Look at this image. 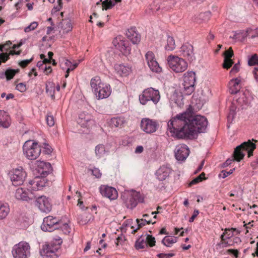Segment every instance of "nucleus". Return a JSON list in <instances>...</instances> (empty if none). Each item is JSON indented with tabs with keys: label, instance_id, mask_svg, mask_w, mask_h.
<instances>
[{
	"label": "nucleus",
	"instance_id": "1",
	"mask_svg": "<svg viewBox=\"0 0 258 258\" xmlns=\"http://www.w3.org/2000/svg\"><path fill=\"white\" fill-rule=\"evenodd\" d=\"M192 110L190 106L185 112L170 120L168 126L171 133L176 136L189 137L206 130L208 124L207 118L200 115H194Z\"/></svg>",
	"mask_w": 258,
	"mask_h": 258
},
{
	"label": "nucleus",
	"instance_id": "2",
	"mask_svg": "<svg viewBox=\"0 0 258 258\" xmlns=\"http://www.w3.org/2000/svg\"><path fill=\"white\" fill-rule=\"evenodd\" d=\"M90 85L92 91L98 99H103L108 98L111 94L110 86L101 82L99 77L96 76L92 78Z\"/></svg>",
	"mask_w": 258,
	"mask_h": 258
},
{
	"label": "nucleus",
	"instance_id": "3",
	"mask_svg": "<svg viewBox=\"0 0 258 258\" xmlns=\"http://www.w3.org/2000/svg\"><path fill=\"white\" fill-rule=\"evenodd\" d=\"M23 151L27 159L34 160L39 157L41 153V148L37 142L28 140L24 144Z\"/></svg>",
	"mask_w": 258,
	"mask_h": 258
},
{
	"label": "nucleus",
	"instance_id": "4",
	"mask_svg": "<svg viewBox=\"0 0 258 258\" xmlns=\"http://www.w3.org/2000/svg\"><path fill=\"white\" fill-rule=\"evenodd\" d=\"M255 148V144L250 141L242 143L235 149L233 153V160H234L237 162L240 161L245 155L244 152L245 151H247L248 157H250L252 156L253 151Z\"/></svg>",
	"mask_w": 258,
	"mask_h": 258
},
{
	"label": "nucleus",
	"instance_id": "5",
	"mask_svg": "<svg viewBox=\"0 0 258 258\" xmlns=\"http://www.w3.org/2000/svg\"><path fill=\"white\" fill-rule=\"evenodd\" d=\"M168 66L175 73H181L187 68V63L183 58L170 55L167 58Z\"/></svg>",
	"mask_w": 258,
	"mask_h": 258
},
{
	"label": "nucleus",
	"instance_id": "6",
	"mask_svg": "<svg viewBox=\"0 0 258 258\" xmlns=\"http://www.w3.org/2000/svg\"><path fill=\"white\" fill-rule=\"evenodd\" d=\"M12 253L14 258H28L31 254L30 246L26 241H21L13 246Z\"/></svg>",
	"mask_w": 258,
	"mask_h": 258
},
{
	"label": "nucleus",
	"instance_id": "7",
	"mask_svg": "<svg viewBox=\"0 0 258 258\" xmlns=\"http://www.w3.org/2000/svg\"><path fill=\"white\" fill-rule=\"evenodd\" d=\"M160 98L159 91L153 88H148L143 91L142 94L139 96L140 103L146 104L148 101H152L155 104L158 102Z\"/></svg>",
	"mask_w": 258,
	"mask_h": 258
},
{
	"label": "nucleus",
	"instance_id": "8",
	"mask_svg": "<svg viewBox=\"0 0 258 258\" xmlns=\"http://www.w3.org/2000/svg\"><path fill=\"white\" fill-rule=\"evenodd\" d=\"M9 176L13 185L19 186L22 185L27 176L26 172L22 167L13 169L9 172Z\"/></svg>",
	"mask_w": 258,
	"mask_h": 258
},
{
	"label": "nucleus",
	"instance_id": "9",
	"mask_svg": "<svg viewBox=\"0 0 258 258\" xmlns=\"http://www.w3.org/2000/svg\"><path fill=\"white\" fill-rule=\"evenodd\" d=\"M61 220L56 217L48 216L45 217L41 225V228L43 231L52 232L60 227Z\"/></svg>",
	"mask_w": 258,
	"mask_h": 258
},
{
	"label": "nucleus",
	"instance_id": "10",
	"mask_svg": "<svg viewBox=\"0 0 258 258\" xmlns=\"http://www.w3.org/2000/svg\"><path fill=\"white\" fill-rule=\"evenodd\" d=\"M196 77L195 73L188 72L184 74L183 78V92L184 94L190 95L195 90V83Z\"/></svg>",
	"mask_w": 258,
	"mask_h": 258
},
{
	"label": "nucleus",
	"instance_id": "11",
	"mask_svg": "<svg viewBox=\"0 0 258 258\" xmlns=\"http://www.w3.org/2000/svg\"><path fill=\"white\" fill-rule=\"evenodd\" d=\"M15 197L18 200L31 202L36 199V196L31 190L23 188H18L16 189L15 194Z\"/></svg>",
	"mask_w": 258,
	"mask_h": 258
},
{
	"label": "nucleus",
	"instance_id": "12",
	"mask_svg": "<svg viewBox=\"0 0 258 258\" xmlns=\"http://www.w3.org/2000/svg\"><path fill=\"white\" fill-rule=\"evenodd\" d=\"M12 42L10 41H7L6 43L3 45H0V65L2 62H5L9 59V55L10 54H20V51L16 52L14 50H11L9 53L7 51L12 48Z\"/></svg>",
	"mask_w": 258,
	"mask_h": 258
},
{
	"label": "nucleus",
	"instance_id": "13",
	"mask_svg": "<svg viewBox=\"0 0 258 258\" xmlns=\"http://www.w3.org/2000/svg\"><path fill=\"white\" fill-rule=\"evenodd\" d=\"M60 248L59 244L54 243L46 244L43 246L41 255L48 258H57L58 257L57 252Z\"/></svg>",
	"mask_w": 258,
	"mask_h": 258
},
{
	"label": "nucleus",
	"instance_id": "14",
	"mask_svg": "<svg viewBox=\"0 0 258 258\" xmlns=\"http://www.w3.org/2000/svg\"><path fill=\"white\" fill-rule=\"evenodd\" d=\"M155 239L152 236L147 234L142 235L139 238L135 243V247L137 249H143L149 245L151 247L155 245Z\"/></svg>",
	"mask_w": 258,
	"mask_h": 258
},
{
	"label": "nucleus",
	"instance_id": "15",
	"mask_svg": "<svg viewBox=\"0 0 258 258\" xmlns=\"http://www.w3.org/2000/svg\"><path fill=\"white\" fill-rule=\"evenodd\" d=\"M159 127V123L156 120L148 118H143L141 122V129L147 134L155 132Z\"/></svg>",
	"mask_w": 258,
	"mask_h": 258
},
{
	"label": "nucleus",
	"instance_id": "16",
	"mask_svg": "<svg viewBox=\"0 0 258 258\" xmlns=\"http://www.w3.org/2000/svg\"><path fill=\"white\" fill-rule=\"evenodd\" d=\"M35 205L38 209L44 213H49L51 210V204L48 198L41 196L35 200Z\"/></svg>",
	"mask_w": 258,
	"mask_h": 258
},
{
	"label": "nucleus",
	"instance_id": "17",
	"mask_svg": "<svg viewBox=\"0 0 258 258\" xmlns=\"http://www.w3.org/2000/svg\"><path fill=\"white\" fill-rule=\"evenodd\" d=\"M146 60L150 70L155 73H160L161 68L155 58L154 53L150 51H148L145 55Z\"/></svg>",
	"mask_w": 258,
	"mask_h": 258
},
{
	"label": "nucleus",
	"instance_id": "18",
	"mask_svg": "<svg viewBox=\"0 0 258 258\" xmlns=\"http://www.w3.org/2000/svg\"><path fill=\"white\" fill-rule=\"evenodd\" d=\"M47 185V182L44 177H36L34 180H30L27 186H28V189L32 191L41 190L43 187Z\"/></svg>",
	"mask_w": 258,
	"mask_h": 258
},
{
	"label": "nucleus",
	"instance_id": "19",
	"mask_svg": "<svg viewBox=\"0 0 258 258\" xmlns=\"http://www.w3.org/2000/svg\"><path fill=\"white\" fill-rule=\"evenodd\" d=\"M99 191L102 196L108 198L110 200H115L118 197L116 189L111 186L102 185L99 187Z\"/></svg>",
	"mask_w": 258,
	"mask_h": 258
},
{
	"label": "nucleus",
	"instance_id": "20",
	"mask_svg": "<svg viewBox=\"0 0 258 258\" xmlns=\"http://www.w3.org/2000/svg\"><path fill=\"white\" fill-rule=\"evenodd\" d=\"M115 47L124 55L130 53L131 48L125 41L121 39L120 36L116 37L112 42Z\"/></svg>",
	"mask_w": 258,
	"mask_h": 258
},
{
	"label": "nucleus",
	"instance_id": "21",
	"mask_svg": "<svg viewBox=\"0 0 258 258\" xmlns=\"http://www.w3.org/2000/svg\"><path fill=\"white\" fill-rule=\"evenodd\" d=\"M174 153L175 158L177 160L184 161L189 155V150L186 145L180 144L176 146Z\"/></svg>",
	"mask_w": 258,
	"mask_h": 258
},
{
	"label": "nucleus",
	"instance_id": "22",
	"mask_svg": "<svg viewBox=\"0 0 258 258\" xmlns=\"http://www.w3.org/2000/svg\"><path fill=\"white\" fill-rule=\"evenodd\" d=\"M78 123L81 127L89 128L94 124V120L91 114L82 112L79 114Z\"/></svg>",
	"mask_w": 258,
	"mask_h": 258
},
{
	"label": "nucleus",
	"instance_id": "23",
	"mask_svg": "<svg viewBox=\"0 0 258 258\" xmlns=\"http://www.w3.org/2000/svg\"><path fill=\"white\" fill-rule=\"evenodd\" d=\"M37 170L41 177H46L51 171V165L48 162L37 161Z\"/></svg>",
	"mask_w": 258,
	"mask_h": 258
},
{
	"label": "nucleus",
	"instance_id": "24",
	"mask_svg": "<svg viewBox=\"0 0 258 258\" xmlns=\"http://www.w3.org/2000/svg\"><path fill=\"white\" fill-rule=\"evenodd\" d=\"M126 35L134 44H137L140 42L141 36L140 34L136 31V27H132L128 29L126 33Z\"/></svg>",
	"mask_w": 258,
	"mask_h": 258
},
{
	"label": "nucleus",
	"instance_id": "25",
	"mask_svg": "<svg viewBox=\"0 0 258 258\" xmlns=\"http://www.w3.org/2000/svg\"><path fill=\"white\" fill-rule=\"evenodd\" d=\"M182 55L188 59H192L194 55L193 46L189 43H185L181 47Z\"/></svg>",
	"mask_w": 258,
	"mask_h": 258
},
{
	"label": "nucleus",
	"instance_id": "26",
	"mask_svg": "<svg viewBox=\"0 0 258 258\" xmlns=\"http://www.w3.org/2000/svg\"><path fill=\"white\" fill-rule=\"evenodd\" d=\"M229 90L231 94L237 93L241 88L240 80L238 78L232 79L228 84Z\"/></svg>",
	"mask_w": 258,
	"mask_h": 258
},
{
	"label": "nucleus",
	"instance_id": "27",
	"mask_svg": "<svg viewBox=\"0 0 258 258\" xmlns=\"http://www.w3.org/2000/svg\"><path fill=\"white\" fill-rule=\"evenodd\" d=\"M114 69L117 74L121 76H126L131 72V68L122 64L114 65Z\"/></svg>",
	"mask_w": 258,
	"mask_h": 258
},
{
	"label": "nucleus",
	"instance_id": "28",
	"mask_svg": "<svg viewBox=\"0 0 258 258\" xmlns=\"http://www.w3.org/2000/svg\"><path fill=\"white\" fill-rule=\"evenodd\" d=\"M125 123V120L122 117H116L112 118L110 121L109 124L111 127H122Z\"/></svg>",
	"mask_w": 258,
	"mask_h": 258
},
{
	"label": "nucleus",
	"instance_id": "29",
	"mask_svg": "<svg viewBox=\"0 0 258 258\" xmlns=\"http://www.w3.org/2000/svg\"><path fill=\"white\" fill-rule=\"evenodd\" d=\"M10 125L9 117L7 113L0 110V127L8 128Z\"/></svg>",
	"mask_w": 258,
	"mask_h": 258
},
{
	"label": "nucleus",
	"instance_id": "30",
	"mask_svg": "<svg viewBox=\"0 0 258 258\" xmlns=\"http://www.w3.org/2000/svg\"><path fill=\"white\" fill-rule=\"evenodd\" d=\"M10 212V208L7 203H0V220L5 219L9 213Z\"/></svg>",
	"mask_w": 258,
	"mask_h": 258
},
{
	"label": "nucleus",
	"instance_id": "31",
	"mask_svg": "<svg viewBox=\"0 0 258 258\" xmlns=\"http://www.w3.org/2000/svg\"><path fill=\"white\" fill-rule=\"evenodd\" d=\"M136 222L138 225V227L136 229L133 230L134 232H136L138 229L142 227L143 226H145L146 224H149L151 223H155V222H152L151 219H143V218L137 219Z\"/></svg>",
	"mask_w": 258,
	"mask_h": 258
},
{
	"label": "nucleus",
	"instance_id": "32",
	"mask_svg": "<svg viewBox=\"0 0 258 258\" xmlns=\"http://www.w3.org/2000/svg\"><path fill=\"white\" fill-rule=\"evenodd\" d=\"M175 48V42L173 37L168 36L165 49L167 51H172Z\"/></svg>",
	"mask_w": 258,
	"mask_h": 258
},
{
	"label": "nucleus",
	"instance_id": "33",
	"mask_svg": "<svg viewBox=\"0 0 258 258\" xmlns=\"http://www.w3.org/2000/svg\"><path fill=\"white\" fill-rule=\"evenodd\" d=\"M95 155L98 158L102 157L105 154L104 146L102 144L97 145L95 148Z\"/></svg>",
	"mask_w": 258,
	"mask_h": 258
},
{
	"label": "nucleus",
	"instance_id": "34",
	"mask_svg": "<svg viewBox=\"0 0 258 258\" xmlns=\"http://www.w3.org/2000/svg\"><path fill=\"white\" fill-rule=\"evenodd\" d=\"M55 85L53 83H49L46 84V92L48 95L51 96L52 99L55 98L54 96Z\"/></svg>",
	"mask_w": 258,
	"mask_h": 258
},
{
	"label": "nucleus",
	"instance_id": "35",
	"mask_svg": "<svg viewBox=\"0 0 258 258\" xmlns=\"http://www.w3.org/2000/svg\"><path fill=\"white\" fill-rule=\"evenodd\" d=\"M62 29L63 33H68L71 31L73 29V26L70 20H64L62 23Z\"/></svg>",
	"mask_w": 258,
	"mask_h": 258
},
{
	"label": "nucleus",
	"instance_id": "36",
	"mask_svg": "<svg viewBox=\"0 0 258 258\" xmlns=\"http://www.w3.org/2000/svg\"><path fill=\"white\" fill-rule=\"evenodd\" d=\"M176 242V238L171 236H166L162 239V243L167 247H170Z\"/></svg>",
	"mask_w": 258,
	"mask_h": 258
},
{
	"label": "nucleus",
	"instance_id": "37",
	"mask_svg": "<svg viewBox=\"0 0 258 258\" xmlns=\"http://www.w3.org/2000/svg\"><path fill=\"white\" fill-rule=\"evenodd\" d=\"M6 79L7 81H9L13 78L15 75L18 73L20 71L19 69H8L6 71Z\"/></svg>",
	"mask_w": 258,
	"mask_h": 258
},
{
	"label": "nucleus",
	"instance_id": "38",
	"mask_svg": "<svg viewBox=\"0 0 258 258\" xmlns=\"http://www.w3.org/2000/svg\"><path fill=\"white\" fill-rule=\"evenodd\" d=\"M125 203L126 207L132 209L136 207L138 203L130 195L128 199L126 200Z\"/></svg>",
	"mask_w": 258,
	"mask_h": 258
},
{
	"label": "nucleus",
	"instance_id": "39",
	"mask_svg": "<svg viewBox=\"0 0 258 258\" xmlns=\"http://www.w3.org/2000/svg\"><path fill=\"white\" fill-rule=\"evenodd\" d=\"M172 172V170L169 165L162 166V180L169 177Z\"/></svg>",
	"mask_w": 258,
	"mask_h": 258
},
{
	"label": "nucleus",
	"instance_id": "40",
	"mask_svg": "<svg viewBox=\"0 0 258 258\" xmlns=\"http://www.w3.org/2000/svg\"><path fill=\"white\" fill-rule=\"evenodd\" d=\"M246 36L251 39H258V28L248 30L246 31Z\"/></svg>",
	"mask_w": 258,
	"mask_h": 258
},
{
	"label": "nucleus",
	"instance_id": "41",
	"mask_svg": "<svg viewBox=\"0 0 258 258\" xmlns=\"http://www.w3.org/2000/svg\"><path fill=\"white\" fill-rule=\"evenodd\" d=\"M163 5L164 6L163 9L167 11L173 8L175 2L174 0L165 1L163 2Z\"/></svg>",
	"mask_w": 258,
	"mask_h": 258
},
{
	"label": "nucleus",
	"instance_id": "42",
	"mask_svg": "<svg viewBox=\"0 0 258 258\" xmlns=\"http://www.w3.org/2000/svg\"><path fill=\"white\" fill-rule=\"evenodd\" d=\"M248 64L250 66L258 65V55L256 54L252 55L249 58Z\"/></svg>",
	"mask_w": 258,
	"mask_h": 258
},
{
	"label": "nucleus",
	"instance_id": "43",
	"mask_svg": "<svg viewBox=\"0 0 258 258\" xmlns=\"http://www.w3.org/2000/svg\"><path fill=\"white\" fill-rule=\"evenodd\" d=\"M116 4L114 1L105 0L102 2V7L105 9H109L112 8Z\"/></svg>",
	"mask_w": 258,
	"mask_h": 258
},
{
	"label": "nucleus",
	"instance_id": "44",
	"mask_svg": "<svg viewBox=\"0 0 258 258\" xmlns=\"http://www.w3.org/2000/svg\"><path fill=\"white\" fill-rule=\"evenodd\" d=\"M38 25V24L37 22H33L29 26L25 28L24 31L26 33H28L33 31L37 27Z\"/></svg>",
	"mask_w": 258,
	"mask_h": 258
},
{
	"label": "nucleus",
	"instance_id": "45",
	"mask_svg": "<svg viewBox=\"0 0 258 258\" xmlns=\"http://www.w3.org/2000/svg\"><path fill=\"white\" fill-rule=\"evenodd\" d=\"M130 195L133 198L136 200L138 203H143L144 202V198L142 197L140 192H135Z\"/></svg>",
	"mask_w": 258,
	"mask_h": 258
},
{
	"label": "nucleus",
	"instance_id": "46",
	"mask_svg": "<svg viewBox=\"0 0 258 258\" xmlns=\"http://www.w3.org/2000/svg\"><path fill=\"white\" fill-rule=\"evenodd\" d=\"M233 63V61L232 59L224 58V62L223 63V67L224 69H228L230 68Z\"/></svg>",
	"mask_w": 258,
	"mask_h": 258
},
{
	"label": "nucleus",
	"instance_id": "47",
	"mask_svg": "<svg viewBox=\"0 0 258 258\" xmlns=\"http://www.w3.org/2000/svg\"><path fill=\"white\" fill-rule=\"evenodd\" d=\"M233 55V51L231 47L229 48L228 49L225 50L224 52V58L231 59Z\"/></svg>",
	"mask_w": 258,
	"mask_h": 258
},
{
	"label": "nucleus",
	"instance_id": "48",
	"mask_svg": "<svg viewBox=\"0 0 258 258\" xmlns=\"http://www.w3.org/2000/svg\"><path fill=\"white\" fill-rule=\"evenodd\" d=\"M65 234H68L70 232V228L67 223H63L61 221L60 227H59Z\"/></svg>",
	"mask_w": 258,
	"mask_h": 258
},
{
	"label": "nucleus",
	"instance_id": "49",
	"mask_svg": "<svg viewBox=\"0 0 258 258\" xmlns=\"http://www.w3.org/2000/svg\"><path fill=\"white\" fill-rule=\"evenodd\" d=\"M47 123L49 126H52L54 124V117L52 115H47L46 118Z\"/></svg>",
	"mask_w": 258,
	"mask_h": 258
},
{
	"label": "nucleus",
	"instance_id": "50",
	"mask_svg": "<svg viewBox=\"0 0 258 258\" xmlns=\"http://www.w3.org/2000/svg\"><path fill=\"white\" fill-rule=\"evenodd\" d=\"M63 61L64 62H61L60 64V67L63 70H67V68H70V66H71V61L66 59H64Z\"/></svg>",
	"mask_w": 258,
	"mask_h": 258
},
{
	"label": "nucleus",
	"instance_id": "51",
	"mask_svg": "<svg viewBox=\"0 0 258 258\" xmlns=\"http://www.w3.org/2000/svg\"><path fill=\"white\" fill-rule=\"evenodd\" d=\"M16 89L21 92H24L26 90V86L24 83H20L17 85Z\"/></svg>",
	"mask_w": 258,
	"mask_h": 258
},
{
	"label": "nucleus",
	"instance_id": "52",
	"mask_svg": "<svg viewBox=\"0 0 258 258\" xmlns=\"http://www.w3.org/2000/svg\"><path fill=\"white\" fill-rule=\"evenodd\" d=\"M33 60V58H31L29 59H25L22 60L19 62V64L22 68H25Z\"/></svg>",
	"mask_w": 258,
	"mask_h": 258
},
{
	"label": "nucleus",
	"instance_id": "53",
	"mask_svg": "<svg viewBox=\"0 0 258 258\" xmlns=\"http://www.w3.org/2000/svg\"><path fill=\"white\" fill-rule=\"evenodd\" d=\"M44 150H43V152L45 154H50L52 151V149L51 148V147L47 144L46 143H45L44 144Z\"/></svg>",
	"mask_w": 258,
	"mask_h": 258
},
{
	"label": "nucleus",
	"instance_id": "54",
	"mask_svg": "<svg viewBox=\"0 0 258 258\" xmlns=\"http://www.w3.org/2000/svg\"><path fill=\"white\" fill-rule=\"evenodd\" d=\"M92 174L96 178H100L101 176V173L100 170L97 168H94L91 170Z\"/></svg>",
	"mask_w": 258,
	"mask_h": 258
},
{
	"label": "nucleus",
	"instance_id": "55",
	"mask_svg": "<svg viewBox=\"0 0 258 258\" xmlns=\"http://www.w3.org/2000/svg\"><path fill=\"white\" fill-rule=\"evenodd\" d=\"M227 252L229 254H232L235 258H237L239 254V251L237 249H229L227 250Z\"/></svg>",
	"mask_w": 258,
	"mask_h": 258
},
{
	"label": "nucleus",
	"instance_id": "56",
	"mask_svg": "<svg viewBox=\"0 0 258 258\" xmlns=\"http://www.w3.org/2000/svg\"><path fill=\"white\" fill-rule=\"evenodd\" d=\"M30 0H19L18 2L15 4V7L17 10H19L22 6L23 2H28Z\"/></svg>",
	"mask_w": 258,
	"mask_h": 258
},
{
	"label": "nucleus",
	"instance_id": "57",
	"mask_svg": "<svg viewBox=\"0 0 258 258\" xmlns=\"http://www.w3.org/2000/svg\"><path fill=\"white\" fill-rule=\"evenodd\" d=\"M199 212L198 210H195L193 213L192 216L190 218L189 220V222H194L195 219L199 215Z\"/></svg>",
	"mask_w": 258,
	"mask_h": 258
},
{
	"label": "nucleus",
	"instance_id": "58",
	"mask_svg": "<svg viewBox=\"0 0 258 258\" xmlns=\"http://www.w3.org/2000/svg\"><path fill=\"white\" fill-rule=\"evenodd\" d=\"M201 181H202V180L200 179V177H197L190 182V183H189V186H191L192 185L196 184Z\"/></svg>",
	"mask_w": 258,
	"mask_h": 258
},
{
	"label": "nucleus",
	"instance_id": "59",
	"mask_svg": "<svg viewBox=\"0 0 258 258\" xmlns=\"http://www.w3.org/2000/svg\"><path fill=\"white\" fill-rule=\"evenodd\" d=\"M232 173V170H230V171H222L220 174V175L223 178H224L228 176L229 175L231 174Z\"/></svg>",
	"mask_w": 258,
	"mask_h": 258
},
{
	"label": "nucleus",
	"instance_id": "60",
	"mask_svg": "<svg viewBox=\"0 0 258 258\" xmlns=\"http://www.w3.org/2000/svg\"><path fill=\"white\" fill-rule=\"evenodd\" d=\"M231 230L229 229H226L223 234L225 235L226 238H230L232 236V234L231 233Z\"/></svg>",
	"mask_w": 258,
	"mask_h": 258
},
{
	"label": "nucleus",
	"instance_id": "61",
	"mask_svg": "<svg viewBox=\"0 0 258 258\" xmlns=\"http://www.w3.org/2000/svg\"><path fill=\"white\" fill-rule=\"evenodd\" d=\"M43 70L46 75H48L52 71L51 67L50 66L47 67L46 64H45Z\"/></svg>",
	"mask_w": 258,
	"mask_h": 258
},
{
	"label": "nucleus",
	"instance_id": "62",
	"mask_svg": "<svg viewBox=\"0 0 258 258\" xmlns=\"http://www.w3.org/2000/svg\"><path fill=\"white\" fill-rule=\"evenodd\" d=\"M214 35L212 34L211 32H210L207 36V40L209 43H210L211 41L213 40L214 39Z\"/></svg>",
	"mask_w": 258,
	"mask_h": 258
},
{
	"label": "nucleus",
	"instance_id": "63",
	"mask_svg": "<svg viewBox=\"0 0 258 258\" xmlns=\"http://www.w3.org/2000/svg\"><path fill=\"white\" fill-rule=\"evenodd\" d=\"M144 148L142 146H138L136 147L135 150L136 153H141L143 152Z\"/></svg>",
	"mask_w": 258,
	"mask_h": 258
},
{
	"label": "nucleus",
	"instance_id": "64",
	"mask_svg": "<svg viewBox=\"0 0 258 258\" xmlns=\"http://www.w3.org/2000/svg\"><path fill=\"white\" fill-rule=\"evenodd\" d=\"M239 70V66L238 64H235L231 70L232 73H235L238 72Z\"/></svg>",
	"mask_w": 258,
	"mask_h": 258
}]
</instances>
